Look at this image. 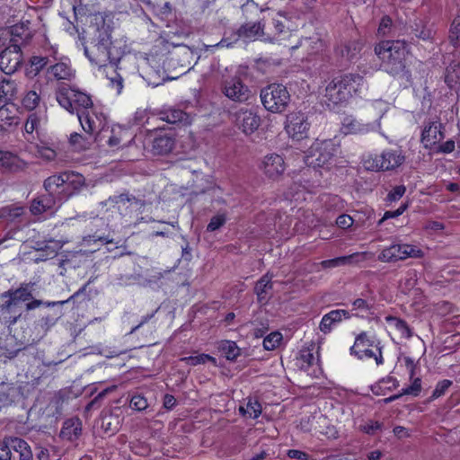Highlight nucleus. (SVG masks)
Listing matches in <instances>:
<instances>
[{"label": "nucleus", "mask_w": 460, "mask_h": 460, "mask_svg": "<svg viewBox=\"0 0 460 460\" xmlns=\"http://www.w3.org/2000/svg\"><path fill=\"white\" fill-rule=\"evenodd\" d=\"M84 55L89 61L99 67H106L108 64L114 75L109 77L111 84L119 93L123 87V79L116 72L117 63L123 57L125 50L119 42L111 40L108 27L97 28L93 38L84 46Z\"/></svg>", "instance_id": "1"}, {"label": "nucleus", "mask_w": 460, "mask_h": 460, "mask_svg": "<svg viewBox=\"0 0 460 460\" xmlns=\"http://www.w3.org/2000/svg\"><path fill=\"white\" fill-rule=\"evenodd\" d=\"M375 53L382 62L383 69L394 77L409 78L405 58L407 48L404 40H384L375 47Z\"/></svg>", "instance_id": "2"}, {"label": "nucleus", "mask_w": 460, "mask_h": 460, "mask_svg": "<svg viewBox=\"0 0 460 460\" xmlns=\"http://www.w3.org/2000/svg\"><path fill=\"white\" fill-rule=\"evenodd\" d=\"M367 84L358 74L335 76L326 86L324 97L329 106L347 103L355 94L360 93Z\"/></svg>", "instance_id": "3"}, {"label": "nucleus", "mask_w": 460, "mask_h": 460, "mask_svg": "<svg viewBox=\"0 0 460 460\" xmlns=\"http://www.w3.org/2000/svg\"><path fill=\"white\" fill-rule=\"evenodd\" d=\"M381 341L375 335H370L367 332L359 333L353 346L350 348V354L356 356L358 359L374 358L376 365L384 364Z\"/></svg>", "instance_id": "4"}, {"label": "nucleus", "mask_w": 460, "mask_h": 460, "mask_svg": "<svg viewBox=\"0 0 460 460\" xmlns=\"http://www.w3.org/2000/svg\"><path fill=\"white\" fill-rule=\"evenodd\" d=\"M56 99L59 105L70 113L93 109V102L89 95L67 85L58 88Z\"/></svg>", "instance_id": "5"}, {"label": "nucleus", "mask_w": 460, "mask_h": 460, "mask_svg": "<svg viewBox=\"0 0 460 460\" xmlns=\"http://www.w3.org/2000/svg\"><path fill=\"white\" fill-rule=\"evenodd\" d=\"M260 97L264 108L272 113L283 112L290 101V94L286 86L278 84L261 89Z\"/></svg>", "instance_id": "6"}, {"label": "nucleus", "mask_w": 460, "mask_h": 460, "mask_svg": "<svg viewBox=\"0 0 460 460\" xmlns=\"http://www.w3.org/2000/svg\"><path fill=\"white\" fill-rule=\"evenodd\" d=\"M337 152L332 140L315 141L304 156L308 167L320 168L330 164Z\"/></svg>", "instance_id": "7"}, {"label": "nucleus", "mask_w": 460, "mask_h": 460, "mask_svg": "<svg viewBox=\"0 0 460 460\" xmlns=\"http://www.w3.org/2000/svg\"><path fill=\"white\" fill-rule=\"evenodd\" d=\"M404 161L405 156L400 148H387L380 155L367 159L365 165L368 170L393 171L401 166Z\"/></svg>", "instance_id": "8"}, {"label": "nucleus", "mask_w": 460, "mask_h": 460, "mask_svg": "<svg viewBox=\"0 0 460 460\" xmlns=\"http://www.w3.org/2000/svg\"><path fill=\"white\" fill-rule=\"evenodd\" d=\"M423 252L415 245L408 243H394L382 250L378 260L383 262H396L408 258H421Z\"/></svg>", "instance_id": "9"}, {"label": "nucleus", "mask_w": 460, "mask_h": 460, "mask_svg": "<svg viewBox=\"0 0 460 460\" xmlns=\"http://www.w3.org/2000/svg\"><path fill=\"white\" fill-rule=\"evenodd\" d=\"M221 91L226 98L239 103L248 102L252 96L249 86L238 76L224 79L221 82Z\"/></svg>", "instance_id": "10"}, {"label": "nucleus", "mask_w": 460, "mask_h": 460, "mask_svg": "<svg viewBox=\"0 0 460 460\" xmlns=\"http://www.w3.org/2000/svg\"><path fill=\"white\" fill-rule=\"evenodd\" d=\"M310 122L305 112L293 111L287 115L285 129L288 136L295 140H302L308 136Z\"/></svg>", "instance_id": "11"}, {"label": "nucleus", "mask_w": 460, "mask_h": 460, "mask_svg": "<svg viewBox=\"0 0 460 460\" xmlns=\"http://www.w3.org/2000/svg\"><path fill=\"white\" fill-rule=\"evenodd\" d=\"M84 183V177L74 172H63L47 178L44 181V188L51 194L62 186L76 188Z\"/></svg>", "instance_id": "12"}, {"label": "nucleus", "mask_w": 460, "mask_h": 460, "mask_svg": "<svg viewBox=\"0 0 460 460\" xmlns=\"http://www.w3.org/2000/svg\"><path fill=\"white\" fill-rule=\"evenodd\" d=\"M22 62V51L18 44L8 46L0 53V69L6 75L17 71Z\"/></svg>", "instance_id": "13"}, {"label": "nucleus", "mask_w": 460, "mask_h": 460, "mask_svg": "<svg viewBox=\"0 0 460 460\" xmlns=\"http://www.w3.org/2000/svg\"><path fill=\"white\" fill-rule=\"evenodd\" d=\"M234 122L245 135H251L258 129L261 120L252 110L240 109L234 113Z\"/></svg>", "instance_id": "14"}, {"label": "nucleus", "mask_w": 460, "mask_h": 460, "mask_svg": "<svg viewBox=\"0 0 460 460\" xmlns=\"http://www.w3.org/2000/svg\"><path fill=\"white\" fill-rule=\"evenodd\" d=\"M266 177L271 180L279 179L286 170L283 157L278 154H270L264 156L260 165Z\"/></svg>", "instance_id": "15"}, {"label": "nucleus", "mask_w": 460, "mask_h": 460, "mask_svg": "<svg viewBox=\"0 0 460 460\" xmlns=\"http://www.w3.org/2000/svg\"><path fill=\"white\" fill-rule=\"evenodd\" d=\"M0 314L9 326L16 323L22 314L20 305L5 292L0 295Z\"/></svg>", "instance_id": "16"}, {"label": "nucleus", "mask_w": 460, "mask_h": 460, "mask_svg": "<svg viewBox=\"0 0 460 460\" xmlns=\"http://www.w3.org/2000/svg\"><path fill=\"white\" fill-rule=\"evenodd\" d=\"M28 164L15 154L0 150V170L7 172H18L24 171Z\"/></svg>", "instance_id": "17"}, {"label": "nucleus", "mask_w": 460, "mask_h": 460, "mask_svg": "<svg viewBox=\"0 0 460 460\" xmlns=\"http://www.w3.org/2000/svg\"><path fill=\"white\" fill-rule=\"evenodd\" d=\"M77 118L82 128L88 135L93 136L95 132L102 126V120L93 109L85 111H77Z\"/></svg>", "instance_id": "18"}, {"label": "nucleus", "mask_w": 460, "mask_h": 460, "mask_svg": "<svg viewBox=\"0 0 460 460\" xmlns=\"http://www.w3.org/2000/svg\"><path fill=\"white\" fill-rule=\"evenodd\" d=\"M345 134H367L380 128L379 119L371 123H362L352 118H346L342 124Z\"/></svg>", "instance_id": "19"}, {"label": "nucleus", "mask_w": 460, "mask_h": 460, "mask_svg": "<svg viewBox=\"0 0 460 460\" xmlns=\"http://www.w3.org/2000/svg\"><path fill=\"white\" fill-rule=\"evenodd\" d=\"M350 314L347 310L336 309L325 314L320 323L319 329L323 333H329L332 327L343 319H349Z\"/></svg>", "instance_id": "20"}, {"label": "nucleus", "mask_w": 460, "mask_h": 460, "mask_svg": "<svg viewBox=\"0 0 460 460\" xmlns=\"http://www.w3.org/2000/svg\"><path fill=\"white\" fill-rule=\"evenodd\" d=\"M263 25L261 22H246L240 26V28L235 32V39H243L245 40H254L259 38H262L264 40V37H266L263 31Z\"/></svg>", "instance_id": "21"}, {"label": "nucleus", "mask_w": 460, "mask_h": 460, "mask_svg": "<svg viewBox=\"0 0 460 460\" xmlns=\"http://www.w3.org/2000/svg\"><path fill=\"white\" fill-rule=\"evenodd\" d=\"M290 19L291 17L288 16L287 13L279 12L276 17L272 19L271 22L275 32L272 36L266 35V37H264V40L273 42L279 40L282 34H287L288 31L291 30L289 24Z\"/></svg>", "instance_id": "22"}, {"label": "nucleus", "mask_w": 460, "mask_h": 460, "mask_svg": "<svg viewBox=\"0 0 460 460\" xmlns=\"http://www.w3.org/2000/svg\"><path fill=\"white\" fill-rule=\"evenodd\" d=\"M47 72L56 80H71L74 77V70L71 67L68 58H60L54 65L48 66Z\"/></svg>", "instance_id": "23"}, {"label": "nucleus", "mask_w": 460, "mask_h": 460, "mask_svg": "<svg viewBox=\"0 0 460 460\" xmlns=\"http://www.w3.org/2000/svg\"><path fill=\"white\" fill-rule=\"evenodd\" d=\"M441 128L442 124L439 121L430 122L424 128L421 133V142L425 147H431L444 138Z\"/></svg>", "instance_id": "24"}, {"label": "nucleus", "mask_w": 460, "mask_h": 460, "mask_svg": "<svg viewBox=\"0 0 460 460\" xmlns=\"http://www.w3.org/2000/svg\"><path fill=\"white\" fill-rule=\"evenodd\" d=\"M405 367L409 372L410 379L412 381L411 385L402 390L403 395L418 396L421 392V380L420 377H414L416 364L410 357H404Z\"/></svg>", "instance_id": "25"}, {"label": "nucleus", "mask_w": 460, "mask_h": 460, "mask_svg": "<svg viewBox=\"0 0 460 460\" xmlns=\"http://www.w3.org/2000/svg\"><path fill=\"white\" fill-rule=\"evenodd\" d=\"M82 434V421L79 418L74 417L64 421L60 437L68 441H75Z\"/></svg>", "instance_id": "26"}, {"label": "nucleus", "mask_w": 460, "mask_h": 460, "mask_svg": "<svg viewBox=\"0 0 460 460\" xmlns=\"http://www.w3.org/2000/svg\"><path fill=\"white\" fill-rule=\"evenodd\" d=\"M175 146V138L170 134H163L155 137L152 145V152L156 155L170 154Z\"/></svg>", "instance_id": "27"}, {"label": "nucleus", "mask_w": 460, "mask_h": 460, "mask_svg": "<svg viewBox=\"0 0 460 460\" xmlns=\"http://www.w3.org/2000/svg\"><path fill=\"white\" fill-rule=\"evenodd\" d=\"M160 119L170 124L189 125L191 119L188 113L180 109L171 108L160 113Z\"/></svg>", "instance_id": "28"}, {"label": "nucleus", "mask_w": 460, "mask_h": 460, "mask_svg": "<svg viewBox=\"0 0 460 460\" xmlns=\"http://www.w3.org/2000/svg\"><path fill=\"white\" fill-rule=\"evenodd\" d=\"M32 286L31 283H24L22 284L16 289H9L5 291V293L13 299L16 304H21L22 302H28L32 299Z\"/></svg>", "instance_id": "29"}, {"label": "nucleus", "mask_w": 460, "mask_h": 460, "mask_svg": "<svg viewBox=\"0 0 460 460\" xmlns=\"http://www.w3.org/2000/svg\"><path fill=\"white\" fill-rule=\"evenodd\" d=\"M361 50L360 43L357 41H349L341 44L336 48V54L347 61H351Z\"/></svg>", "instance_id": "30"}, {"label": "nucleus", "mask_w": 460, "mask_h": 460, "mask_svg": "<svg viewBox=\"0 0 460 460\" xmlns=\"http://www.w3.org/2000/svg\"><path fill=\"white\" fill-rule=\"evenodd\" d=\"M9 33L11 36L10 46H13L14 43L20 46L22 42L29 39L31 36L29 27L24 23H17L10 27Z\"/></svg>", "instance_id": "31"}, {"label": "nucleus", "mask_w": 460, "mask_h": 460, "mask_svg": "<svg viewBox=\"0 0 460 460\" xmlns=\"http://www.w3.org/2000/svg\"><path fill=\"white\" fill-rule=\"evenodd\" d=\"M272 289L271 276L266 274L262 276L254 287V292L260 302H266L269 298V292Z\"/></svg>", "instance_id": "32"}, {"label": "nucleus", "mask_w": 460, "mask_h": 460, "mask_svg": "<svg viewBox=\"0 0 460 460\" xmlns=\"http://www.w3.org/2000/svg\"><path fill=\"white\" fill-rule=\"evenodd\" d=\"M13 451L18 460H34L31 447L25 440L17 438V440H13Z\"/></svg>", "instance_id": "33"}, {"label": "nucleus", "mask_w": 460, "mask_h": 460, "mask_svg": "<svg viewBox=\"0 0 460 460\" xmlns=\"http://www.w3.org/2000/svg\"><path fill=\"white\" fill-rule=\"evenodd\" d=\"M50 58H53V61L59 60L57 57L56 49H52L51 54L48 57L34 56L31 58V66L36 74L40 73L43 68L51 64L52 60Z\"/></svg>", "instance_id": "34"}, {"label": "nucleus", "mask_w": 460, "mask_h": 460, "mask_svg": "<svg viewBox=\"0 0 460 460\" xmlns=\"http://www.w3.org/2000/svg\"><path fill=\"white\" fill-rule=\"evenodd\" d=\"M128 135V131L125 128H122L119 126L112 127V133L111 136V141L108 146L112 148H119L120 144L123 142V146L127 144H130L133 141V138L128 140L127 143L124 142L126 137Z\"/></svg>", "instance_id": "35"}, {"label": "nucleus", "mask_w": 460, "mask_h": 460, "mask_svg": "<svg viewBox=\"0 0 460 460\" xmlns=\"http://www.w3.org/2000/svg\"><path fill=\"white\" fill-rule=\"evenodd\" d=\"M119 420L118 416L106 414L100 420V427L105 434H114L119 430Z\"/></svg>", "instance_id": "36"}, {"label": "nucleus", "mask_w": 460, "mask_h": 460, "mask_svg": "<svg viewBox=\"0 0 460 460\" xmlns=\"http://www.w3.org/2000/svg\"><path fill=\"white\" fill-rule=\"evenodd\" d=\"M218 349L222 355L228 360H234L240 355V349L236 343L231 341H223L219 343Z\"/></svg>", "instance_id": "37"}, {"label": "nucleus", "mask_w": 460, "mask_h": 460, "mask_svg": "<svg viewBox=\"0 0 460 460\" xmlns=\"http://www.w3.org/2000/svg\"><path fill=\"white\" fill-rule=\"evenodd\" d=\"M93 142V136L89 135L88 137L82 136L79 133H72L70 135L69 143L77 150H85L90 147Z\"/></svg>", "instance_id": "38"}, {"label": "nucleus", "mask_w": 460, "mask_h": 460, "mask_svg": "<svg viewBox=\"0 0 460 460\" xmlns=\"http://www.w3.org/2000/svg\"><path fill=\"white\" fill-rule=\"evenodd\" d=\"M239 411L243 415L256 419L261 415L262 408L257 400L249 398L245 406H240Z\"/></svg>", "instance_id": "39"}, {"label": "nucleus", "mask_w": 460, "mask_h": 460, "mask_svg": "<svg viewBox=\"0 0 460 460\" xmlns=\"http://www.w3.org/2000/svg\"><path fill=\"white\" fill-rule=\"evenodd\" d=\"M358 255V253H354L348 256H341L334 259L325 260L321 261L320 264L323 269L337 268L340 266L353 263L354 258L357 257Z\"/></svg>", "instance_id": "40"}, {"label": "nucleus", "mask_w": 460, "mask_h": 460, "mask_svg": "<svg viewBox=\"0 0 460 460\" xmlns=\"http://www.w3.org/2000/svg\"><path fill=\"white\" fill-rule=\"evenodd\" d=\"M53 199L50 197H41L34 199L31 205V211L34 215H40L52 208Z\"/></svg>", "instance_id": "41"}, {"label": "nucleus", "mask_w": 460, "mask_h": 460, "mask_svg": "<svg viewBox=\"0 0 460 460\" xmlns=\"http://www.w3.org/2000/svg\"><path fill=\"white\" fill-rule=\"evenodd\" d=\"M299 47L305 49L308 55H313L320 51L323 44L318 37H311L303 39L299 43Z\"/></svg>", "instance_id": "42"}, {"label": "nucleus", "mask_w": 460, "mask_h": 460, "mask_svg": "<svg viewBox=\"0 0 460 460\" xmlns=\"http://www.w3.org/2000/svg\"><path fill=\"white\" fill-rule=\"evenodd\" d=\"M111 133H112V127H109V126H106L103 124L98 129L95 136H93V142L98 143L100 146L108 145L109 142L111 141Z\"/></svg>", "instance_id": "43"}, {"label": "nucleus", "mask_w": 460, "mask_h": 460, "mask_svg": "<svg viewBox=\"0 0 460 460\" xmlns=\"http://www.w3.org/2000/svg\"><path fill=\"white\" fill-rule=\"evenodd\" d=\"M181 360L190 366H198L200 364H205L207 361H211L214 365L217 364L216 358L208 354H199L196 356L185 357L182 358Z\"/></svg>", "instance_id": "44"}, {"label": "nucleus", "mask_w": 460, "mask_h": 460, "mask_svg": "<svg viewBox=\"0 0 460 460\" xmlns=\"http://www.w3.org/2000/svg\"><path fill=\"white\" fill-rule=\"evenodd\" d=\"M283 339L279 332H273L263 340V347L266 350H273L278 348Z\"/></svg>", "instance_id": "45"}, {"label": "nucleus", "mask_w": 460, "mask_h": 460, "mask_svg": "<svg viewBox=\"0 0 460 460\" xmlns=\"http://www.w3.org/2000/svg\"><path fill=\"white\" fill-rule=\"evenodd\" d=\"M15 93V84L10 79L4 78L0 81V99H9Z\"/></svg>", "instance_id": "46"}, {"label": "nucleus", "mask_w": 460, "mask_h": 460, "mask_svg": "<svg viewBox=\"0 0 460 460\" xmlns=\"http://www.w3.org/2000/svg\"><path fill=\"white\" fill-rule=\"evenodd\" d=\"M13 440H17L16 437L5 438L0 442V460H10L13 451Z\"/></svg>", "instance_id": "47"}, {"label": "nucleus", "mask_w": 460, "mask_h": 460, "mask_svg": "<svg viewBox=\"0 0 460 460\" xmlns=\"http://www.w3.org/2000/svg\"><path fill=\"white\" fill-rule=\"evenodd\" d=\"M299 367L304 370H308V368L314 366L317 358L314 356L313 352L309 349L301 350L300 357L298 358Z\"/></svg>", "instance_id": "48"}, {"label": "nucleus", "mask_w": 460, "mask_h": 460, "mask_svg": "<svg viewBox=\"0 0 460 460\" xmlns=\"http://www.w3.org/2000/svg\"><path fill=\"white\" fill-rule=\"evenodd\" d=\"M126 202H135L136 204H141V200L127 193H122L118 196L110 197L107 200L102 202V204L106 206L109 203L117 205L119 203L125 204Z\"/></svg>", "instance_id": "49"}, {"label": "nucleus", "mask_w": 460, "mask_h": 460, "mask_svg": "<svg viewBox=\"0 0 460 460\" xmlns=\"http://www.w3.org/2000/svg\"><path fill=\"white\" fill-rule=\"evenodd\" d=\"M23 214L22 207H4L0 209V217L13 220Z\"/></svg>", "instance_id": "50"}, {"label": "nucleus", "mask_w": 460, "mask_h": 460, "mask_svg": "<svg viewBox=\"0 0 460 460\" xmlns=\"http://www.w3.org/2000/svg\"><path fill=\"white\" fill-rule=\"evenodd\" d=\"M40 103V95L35 90H31L26 93L22 100L23 106L29 110H34Z\"/></svg>", "instance_id": "51"}, {"label": "nucleus", "mask_w": 460, "mask_h": 460, "mask_svg": "<svg viewBox=\"0 0 460 460\" xmlns=\"http://www.w3.org/2000/svg\"><path fill=\"white\" fill-rule=\"evenodd\" d=\"M449 40L454 47L460 46V20L458 18L455 19L451 24Z\"/></svg>", "instance_id": "52"}, {"label": "nucleus", "mask_w": 460, "mask_h": 460, "mask_svg": "<svg viewBox=\"0 0 460 460\" xmlns=\"http://www.w3.org/2000/svg\"><path fill=\"white\" fill-rule=\"evenodd\" d=\"M388 320L394 322V327L401 332L402 336L409 339L412 336V332L407 323L396 317H391Z\"/></svg>", "instance_id": "53"}, {"label": "nucleus", "mask_w": 460, "mask_h": 460, "mask_svg": "<svg viewBox=\"0 0 460 460\" xmlns=\"http://www.w3.org/2000/svg\"><path fill=\"white\" fill-rule=\"evenodd\" d=\"M226 222V216L224 213L214 216L207 226L208 232H214L223 226Z\"/></svg>", "instance_id": "54"}, {"label": "nucleus", "mask_w": 460, "mask_h": 460, "mask_svg": "<svg viewBox=\"0 0 460 460\" xmlns=\"http://www.w3.org/2000/svg\"><path fill=\"white\" fill-rule=\"evenodd\" d=\"M130 407L138 411L146 410L148 407L147 399L141 394H135L130 399Z\"/></svg>", "instance_id": "55"}, {"label": "nucleus", "mask_w": 460, "mask_h": 460, "mask_svg": "<svg viewBox=\"0 0 460 460\" xmlns=\"http://www.w3.org/2000/svg\"><path fill=\"white\" fill-rule=\"evenodd\" d=\"M37 155L46 161H53L57 156V153L53 148L41 145L37 146Z\"/></svg>", "instance_id": "56"}, {"label": "nucleus", "mask_w": 460, "mask_h": 460, "mask_svg": "<svg viewBox=\"0 0 460 460\" xmlns=\"http://www.w3.org/2000/svg\"><path fill=\"white\" fill-rule=\"evenodd\" d=\"M68 300H65V301H58V302H43L42 300H39V299H31L30 301H28L26 303V310L27 311H31V310H34L36 308H38L39 306L42 305H45L47 306H55V305H64L65 303H66Z\"/></svg>", "instance_id": "57"}, {"label": "nucleus", "mask_w": 460, "mask_h": 460, "mask_svg": "<svg viewBox=\"0 0 460 460\" xmlns=\"http://www.w3.org/2000/svg\"><path fill=\"white\" fill-rule=\"evenodd\" d=\"M452 385V381L444 379L442 381H439L434 391L432 392L431 399H437L442 395L445 394L447 390Z\"/></svg>", "instance_id": "58"}, {"label": "nucleus", "mask_w": 460, "mask_h": 460, "mask_svg": "<svg viewBox=\"0 0 460 460\" xmlns=\"http://www.w3.org/2000/svg\"><path fill=\"white\" fill-rule=\"evenodd\" d=\"M61 313L55 314V315H47L40 319V326L44 331L49 330L52 326L55 325L58 319L60 317Z\"/></svg>", "instance_id": "59"}, {"label": "nucleus", "mask_w": 460, "mask_h": 460, "mask_svg": "<svg viewBox=\"0 0 460 460\" xmlns=\"http://www.w3.org/2000/svg\"><path fill=\"white\" fill-rule=\"evenodd\" d=\"M392 24L393 22L390 17H383L378 27V34L381 36L388 35L391 31Z\"/></svg>", "instance_id": "60"}, {"label": "nucleus", "mask_w": 460, "mask_h": 460, "mask_svg": "<svg viewBox=\"0 0 460 460\" xmlns=\"http://www.w3.org/2000/svg\"><path fill=\"white\" fill-rule=\"evenodd\" d=\"M15 118L10 115V111L7 107H0V125H12Z\"/></svg>", "instance_id": "61"}, {"label": "nucleus", "mask_w": 460, "mask_h": 460, "mask_svg": "<svg viewBox=\"0 0 460 460\" xmlns=\"http://www.w3.org/2000/svg\"><path fill=\"white\" fill-rule=\"evenodd\" d=\"M382 427V424L378 421L369 420L364 425L360 426V429L369 435L375 434Z\"/></svg>", "instance_id": "62"}, {"label": "nucleus", "mask_w": 460, "mask_h": 460, "mask_svg": "<svg viewBox=\"0 0 460 460\" xmlns=\"http://www.w3.org/2000/svg\"><path fill=\"white\" fill-rule=\"evenodd\" d=\"M405 187L403 185L395 186L387 195L389 201H396L400 199L405 193Z\"/></svg>", "instance_id": "63"}, {"label": "nucleus", "mask_w": 460, "mask_h": 460, "mask_svg": "<svg viewBox=\"0 0 460 460\" xmlns=\"http://www.w3.org/2000/svg\"><path fill=\"white\" fill-rule=\"evenodd\" d=\"M354 223V219L349 215H341L336 219V224L342 229L349 228Z\"/></svg>", "instance_id": "64"}]
</instances>
